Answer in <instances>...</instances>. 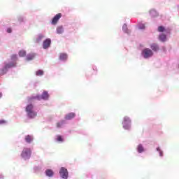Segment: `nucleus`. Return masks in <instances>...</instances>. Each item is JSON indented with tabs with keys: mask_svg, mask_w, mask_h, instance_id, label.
Masks as SVG:
<instances>
[{
	"mask_svg": "<svg viewBox=\"0 0 179 179\" xmlns=\"http://www.w3.org/2000/svg\"><path fill=\"white\" fill-rule=\"evenodd\" d=\"M31 97H36V95H31V96H28V103L25 106V112L28 119L30 117L32 108H34V104L32 103L33 100H38L37 98Z\"/></svg>",
	"mask_w": 179,
	"mask_h": 179,
	"instance_id": "1",
	"label": "nucleus"
},
{
	"mask_svg": "<svg viewBox=\"0 0 179 179\" xmlns=\"http://www.w3.org/2000/svg\"><path fill=\"white\" fill-rule=\"evenodd\" d=\"M15 64L13 62H3L0 65V76H3L8 73L9 69H10Z\"/></svg>",
	"mask_w": 179,
	"mask_h": 179,
	"instance_id": "2",
	"label": "nucleus"
},
{
	"mask_svg": "<svg viewBox=\"0 0 179 179\" xmlns=\"http://www.w3.org/2000/svg\"><path fill=\"white\" fill-rule=\"evenodd\" d=\"M122 128L130 131L132 128V120L129 116H124L122 120Z\"/></svg>",
	"mask_w": 179,
	"mask_h": 179,
	"instance_id": "3",
	"label": "nucleus"
},
{
	"mask_svg": "<svg viewBox=\"0 0 179 179\" xmlns=\"http://www.w3.org/2000/svg\"><path fill=\"white\" fill-rule=\"evenodd\" d=\"M31 148L29 147H24L21 151L20 157L24 161H29L31 158Z\"/></svg>",
	"mask_w": 179,
	"mask_h": 179,
	"instance_id": "4",
	"label": "nucleus"
},
{
	"mask_svg": "<svg viewBox=\"0 0 179 179\" xmlns=\"http://www.w3.org/2000/svg\"><path fill=\"white\" fill-rule=\"evenodd\" d=\"M153 55H154V52H153V51H152L151 48H143L141 52V56L144 59H150V58H152L153 57Z\"/></svg>",
	"mask_w": 179,
	"mask_h": 179,
	"instance_id": "5",
	"label": "nucleus"
},
{
	"mask_svg": "<svg viewBox=\"0 0 179 179\" xmlns=\"http://www.w3.org/2000/svg\"><path fill=\"white\" fill-rule=\"evenodd\" d=\"M49 97V92L44 91L42 92L41 95H40V94H37L36 96H31V99H36L37 100H48Z\"/></svg>",
	"mask_w": 179,
	"mask_h": 179,
	"instance_id": "6",
	"label": "nucleus"
},
{
	"mask_svg": "<svg viewBox=\"0 0 179 179\" xmlns=\"http://www.w3.org/2000/svg\"><path fill=\"white\" fill-rule=\"evenodd\" d=\"M59 174L60 175V178H62V179L69 178V171L64 166H62V168H60L59 171Z\"/></svg>",
	"mask_w": 179,
	"mask_h": 179,
	"instance_id": "7",
	"label": "nucleus"
},
{
	"mask_svg": "<svg viewBox=\"0 0 179 179\" xmlns=\"http://www.w3.org/2000/svg\"><path fill=\"white\" fill-rule=\"evenodd\" d=\"M136 150L138 154H143L147 151L145 147L142 143L138 144L136 147Z\"/></svg>",
	"mask_w": 179,
	"mask_h": 179,
	"instance_id": "8",
	"label": "nucleus"
},
{
	"mask_svg": "<svg viewBox=\"0 0 179 179\" xmlns=\"http://www.w3.org/2000/svg\"><path fill=\"white\" fill-rule=\"evenodd\" d=\"M62 15V13H57L56 15H55V16H53V17L51 20V23L52 24H57V23H58L59 19H61Z\"/></svg>",
	"mask_w": 179,
	"mask_h": 179,
	"instance_id": "9",
	"label": "nucleus"
},
{
	"mask_svg": "<svg viewBox=\"0 0 179 179\" xmlns=\"http://www.w3.org/2000/svg\"><path fill=\"white\" fill-rule=\"evenodd\" d=\"M52 44L51 38H45L43 42V48L47 50Z\"/></svg>",
	"mask_w": 179,
	"mask_h": 179,
	"instance_id": "10",
	"label": "nucleus"
},
{
	"mask_svg": "<svg viewBox=\"0 0 179 179\" xmlns=\"http://www.w3.org/2000/svg\"><path fill=\"white\" fill-rule=\"evenodd\" d=\"M34 140V137L33 134H27L26 136H24V141L27 144H31Z\"/></svg>",
	"mask_w": 179,
	"mask_h": 179,
	"instance_id": "11",
	"label": "nucleus"
},
{
	"mask_svg": "<svg viewBox=\"0 0 179 179\" xmlns=\"http://www.w3.org/2000/svg\"><path fill=\"white\" fill-rule=\"evenodd\" d=\"M67 122L65 119V116H64V119H62V120H59V122H57L56 123V127H57V129H62V127H64L65 124H66Z\"/></svg>",
	"mask_w": 179,
	"mask_h": 179,
	"instance_id": "12",
	"label": "nucleus"
},
{
	"mask_svg": "<svg viewBox=\"0 0 179 179\" xmlns=\"http://www.w3.org/2000/svg\"><path fill=\"white\" fill-rule=\"evenodd\" d=\"M55 141L56 143H63L65 142V138L64 137V136H62L61 134H57L55 137Z\"/></svg>",
	"mask_w": 179,
	"mask_h": 179,
	"instance_id": "13",
	"label": "nucleus"
},
{
	"mask_svg": "<svg viewBox=\"0 0 179 179\" xmlns=\"http://www.w3.org/2000/svg\"><path fill=\"white\" fill-rule=\"evenodd\" d=\"M59 59L62 62H66L68 59L67 54L65 52H61L59 55Z\"/></svg>",
	"mask_w": 179,
	"mask_h": 179,
	"instance_id": "14",
	"label": "nucleus"
},
{
	"mask_svg": "<svg viewBox=\"0 0 179 179\" xmlns=\"http://www.w3.org/2000/svg\"><path fill=\"white\" fill-rule=\"evenodd\" d=\"M150 48L152 52H157L159 50V45L157 43H152V44H150Z\"/></svg>",
	"mask_w": 179,
	"mask_h": 179,
	"instance_id": "15",
	"label": "nucleus"
},
{
	"mask_svg": "<svg viewBox=\"0 0 179 179\" xmlns=\"http://www.w3.org/2000/svg\"><path fill=\"white\" fill-rule=\"evenodd\" d=\"M75 112H70L69 113H66L65 115V120H71V119H73L76 117Z\"/></svg>",
	"mask_w": 179,
	"mask_h": 179,
	"instance_id": "16",
	"label": "nucleus"
},
{
	"mask_svg": "<svg viewBox=\"0 0 179 179\" xmlns=\"http://www.w3.org/2000/svg\"><path fill=\"white\" fill-rule=\"evenodd\" d=\"M43 38H45L44 34L39 33L35 37V43H41Z\"/></svg>",
	"mask_w": 179,
	"mask_h": 179,
	"instance_id": "17",
	"label": "nucleus"
},
{
	"mask_svg": "<svg viewBox=\"0 0 179 179\" xmlns=\"http://www.w3.org/2000/svg\"><path fill=\"white\" fill-rule=\"evenodd\" d=\"M38 115L37 110L34 108H31L29 119H34Z\"/></svg>",
	"mask_w": 179,
	"mask_h": 179,
	"instance_id": "18",
	"label": "nucleus"
},
{
	"mask_svg": "<svg viewBox=\"0 0 179 179\" xmlns=\"http://www.w3.org/2000/svg\"><path fill=\"white\" fill-rule=\"evenodd\" d=\"M149 14L151 16V17H156L157 16H159V12L155 8L150 9Z\"/></svg>",
	"mask_w": 179,
	"mask_h": 179,
	"instance_id": "19",
	"label": "nucleus"
},
{
	"mask_svg": "<svg viewBox=\"0 0 179 179\" xmlns=\"http://www.w3.org/2000/svg\"><path fill=\"white\" fill-rule=\"evenodd\" d=\"M45 176H48V178H53L55 175L54 171L52 169H46L45 171Z\"/></svg>",
	"mask_w": 179,
	"mask_h": 179,
	"instance_id": "20",
	"label": "nucleus"
},
{
	"mask_svg": "<svg viewBox=\"0 0 179 179\" xmlns=\"http://www.w3.org/2000/svg\"><path fill=\"white\" fill-rule=\"evenodd\" d=\"M36 55V54L35 52H31L29 54H27L26 55L27 61H32L33 59H34Z\"/></svg>",
	"mask_w": 179,
	"mask_h": 179,
	"instance_id": "21",
	"label": "nucleus"
},
{
	"mask_svg": "<svg viewBox=\"0 0 179 179\" xmlns=\"http://www.w3.org/2000/svg\"><path fill=\"white\" fill-rule=\"evenodd\" d=\"M159 41H162V43H165L167 40V36L166 34H164V32L161 33L159 36Z\"/></svg>",
	"mask_w": 179,
	"mask_h": 179,
	"instance_id": "22",
	"label": "nucleus"
},
{
	"mask_svg": "<svg viewBox=\"0 0 179 179\" xmlns=\"http://www.w3.org/2000/svg\"><path fill=\"white\" fill-rule=\"evenodd\" d=\"M64 32V27L62 25L60 26H57V27L56 28V33H57V34H62Z\"/></svg>",
	"mask_w": 179,
	"mask_h": 179,
	"instance_id": "23",
	"label": "nucleus"
},
{
	"mask_svg": "<svg viewBox=\"0 0 179 179\" xmlns=\"http://www.w3.org/2000/svg\"><path fill=\"white\" fill-rule=\"evenodd\" d=\"M11 59L12 61H10V62L13 63V66H12V68H14L15 66H16L17 64V55L16 54H13V55L11 56Z\"/></svg>",
	"mask_w": 179,
	"mask_h": 179,
	"instance_id": "24",
	"label": "nucleus"
},
{
	"mask_svg": "<svg viewBox=\"0 0 179 179\" xmlns=\"http://www.w3.org/2000/svg\"><path fill=\"white\" fill-rule=\"evenodd\" d=\"M122 31H124V33H126L127 34H131V30H129V29H128L127 23H124V24L122 26Z\"/></svg>",
	"mask_w": 179,
	"mask_h": 179,
	"instance_id": "25",
	"label": "nucleus"
},
{
	"mask_svg": "<svg viewBox=\"0 0 179 179\" xmlns=\"http://www.w3.org/2000/svg\"><path fill=\"white\" fill-rule=\"evenodd\" d=\"M156 151L158 152L159 157L161 158H163V157H164V151H163V150H162V148L160 147H157Z\"/></svg>",
	"mask_w": 179,
	"mask_h": 179,
	"instance_id": "26",
	"label": "nucleus"
},
{
	"mask_svg": "<svg viewBox=\"0 0 179 179\" xmlns=\"http://www.w3.org/2000/svg\"><path fill=\"white\" fill-rule=\"evenodd\" d=\"M45 72L43 69H38L36 71V76H43Z\"/></svg>",
	"mask_w": 179,
	"mask_h": 179,
	"instance_id": "27",
	"label": "nucleus"
},
{
	"mask_svg": "<svg viewBox=\"0 0 179 179\" xmlns=\"http://www.w3.org/2000/svg\"><path fill=\"white\" fill-rule=\"evenodd\" d=\"M158 31H159L160 34L166 31V27H164V26H158Z\"/></svg>",
	"mask_w": 179,
	"mask_h": 179,
	"instance_id": "28",
	"label": "nucleus"
},
{
	"mask_svg": "<svg viewBox=\"0 0 179 179\" xmlns=\"http://www.w3.org/2000/svg\"><path fill=\"white\" fill-rule=\"evenodd\" d=\"M19 55L20 57H26L27 51H25L24 50H21L20 51H19Z\"/></svg>",
	"mask_w": 179,
	"mask_h": 179,
	"instance_id": "29",
	"label": "nucleus"
},
{
	"mask_svg": "<svg viewBox=\"0 0 179 179\" xmlns=\"http://www.w3.org/2000/svg\"><path fill=\"white\" fill-rule=\"evenodd\" d=\"M138 29H145V24L144 23H140L138 24Z\"/></svg>",
	"mask_w": 179,
	"mask_h": 179,
	"instance_id": "30",
	"label": "nucleus"
},
{
	"mask_svg": "<svg viewBox=\"0 0 179 179\" xmlns=\"http://www.w3.org/2000/svg\"><path fill=\"white\" fill-rule=\"evenodd\" d=\"M24 20H25V17H24V16H18V21L20 22H24Z\"/></svg>",
	"mask_w": 179,
	"mask_h": 179,
	"instance_id": "31",
	"label": "nucleus"
},
{
	"mask_svg": "<svg viewBox=\"0 0 179 179\" xmlns=\"http://www.w3.org/2000/svg\"><path fill=\"white\" fill-rule=\"evenodd\" d=\"M41 169V166H34V172H39Z\"/></svg>",
	"mask_w": 179,
	"mask_h": 179,
	"instance_id": "32",
	"label": "nucleus"
},
{
	"mask_svg": "<svg viewBox=\"0 0 179 179\" xmlns=\"http://www.w3.org/2000/svg\"><path fill=\"white\" fill-rule=\"evenodd\" d=\"M6 31H7V33H12V31H13L12 27H7Z\"/></svg>",
	"mask_w": 179,
	"mask_h": 179,
	"instance_id": "33",
	"label": "nucleus"
},
{
	"mask_svg": "<svg viewBox=\"0 0 179 179\" xmlns=\"http://www.w3.org/2000/svg\"><path fill=\"white\" fill-rule=\"evenodd\" d=\"M5 123H6V120L4 119H0V124H4Z\"/></svg>",
	"mask_w": 179,
	"mask_h": 179,
	"instance_id": "34",
	"label": "nucleus"
},
{
	"mask_svg": "<svg viewBox=\"0 0 179 179\" xmlns=\"http://www.w3.org/2000/svg\"><path fill=\"white\" fill-rule=\"evenodd\" d=\"M92 69H93V71L97 72V68H96V66H92Z\"/></svg>",
	"mask_w": 179,
	"mask_h": 179,
	"instance_id": "35",
	"label": "nucleus"
},
{
	"mask_svg": "<svg viewBox=\"0 0 179 179\" xmlns=\"http://www.w3.org/2000/svg\"><path fill=\"white\" fill-rule=\"evenodd\" d=\"M0 179H4L3 173H0Z\"/></svg>",
	"mask_w": 179,
	"mask_h": 179,
	"instance_id": "36",
	"label": "nucleus"
},
{
	"mask_svg": "<svg viewBox=\"0 0 179 179\" xmlns=\"http://www.w3.org/2000/svg\"><path fill=\"white\" fill-rule=\"evenodd\" d=\"M2 96H3L2 92H0V99H1Z\"/></svg>",
	"mask_w": 179,
	"mask_h": 179,
	"instance_id": "37",
	"label": "nucleus"
},
{
	"mask_svg": "<svg viewBox=\"0 0 179 179\" xmlns=\"http://www.w3.org/2000/svg\"><path fill=\"white\" fill-rule=\"evenodd\" d=\"M178 68H179V65H178Z\"/></svg>",
	"mask_w": 179,
	"mask_h": 179,
	"instance_id": "38",
	"label": "nucleus"
}]
</instances>
